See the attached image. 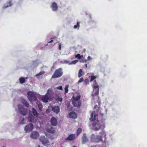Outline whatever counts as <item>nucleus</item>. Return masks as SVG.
I'll list each match as a JSON object with an SVG mask.
<instances>
[{"instance_id": "obj_1", "label": "nucleus", "mask_w": 147, "mask_h": 147, "mask_svg": "<svg viewBox=\"0 0 147 147\" xmlns=\"http://www.w3.org/2000/svg\"><path fill=\"white\" fill-rule=\"evenodd\" d=\"M99 134L101 136H97L95 137V135L94 134H92L91 135V140L94 142H99L100 141H102V137L105 138L106 136V134L104 130H102L101 131L99 132Z\"/></svg>"}, {"instance_id": "obj_2", "label": "nucleus", "mask_w": 147, "mask_h": 147, "mask_svg": "<svg viewBox=\"0 0 147 147\" xmlns=\"http://www.w3.org/2000/svg\"><path fill=\"white\" fill-rule=\"evenodd\" d=\"M93 129L95 131L101 129H104L105 127V125L103 123H100L98 120L94 121L92 123Z\"/></svg>"}, {"instance_id": "obj_3", "label": "nucleus", "mask_w": 147, "mask_h": 147, "mask_svg": "<svg viewBox=\"0 0 147 147\" xmlns=\"http://www.w3.org/2000/svg\"><path fill=\"white\" fill-rule=\"evenodd\" d=\"M63 74L62 69L61 68H59L56 69L53 74L52 76V78H58L61 76Z\"/></svg>"}, {"instance_id": "obj_4", "label": "nucleus", "mask_w": 147, "mask_h": 147, "mask_svg": "<svg viewBox=\"0 0 147 147\" xmlns=\"http://www.w3.org/2000/svg\"><path fill=\"white\" fill-rule=\"evenodd\" d=\"M51 92V90L49 89L48 90L46 94L42 96L41 99L43 102H47L49 101V98L50 97V92Z\"/></svg>"}, {"instance_id": "obj_5", "label": "nucleus", "mask_w": 147, "mask_h": 147, "mask_svg": "<svg viewBox=\"0 0 147 147\" xmlns=\"http://www.w3.org/2000/svg\"><path fill=\"white\" fill-rule=\"evenodd\" d=\"M18 110L21 114L25 116L26 115L27 113V110L25 109H24L22 105L20 104H19L18 105Z\"/></svg>"}, {"instance_id": "obj_6", "label": "nucleus", "mask_w": 147, "mask_h": 147, "mask_svg": "<svg viewBox=\"0 0 147 147\" xmlns=\"http://www.w3.org/2000/svg\"><path fill=\"white\" fill-rule=\"evenodd\" d=\"M27 95H28V98L30 101H35L37 99V98L35 95H34V93L32 91H29L28 92Z\"/></svg>"}, {"instance_id": "obj_7", "label": "nucleus", "mask_w": 147, "mask_h": 147, "mask_svg": "<svg viewBox=\"0 0 147 147\" xmlns=\"http://www.w3.org/2000/svg\"><path fill=\"white\" fill-rule=\"evenodd\" d=\"M34 128V125L32 123L28 124L24 127V130L26 132L31 131Z\"/></svg>"}, {"instance_id": "obj_8", "label": "nucleus", "mask_w": 147, "mask_h": 147, "mask_svg": "<svg viewBox=\"0 0 147 147\" xmlns=\"http://www.w3.org/2000/svg\"><path fill=\"white\" fill-rule=\"evenodd\" d=\"M93 88L94 90L92 96L93 97H94V96L98 95L99 94V86L98 85L94 86H93Z\"/></svg>"}, {"instance_id": "obj_9", "label": "nucleus", "mask_w": 147, "mask_h": 147, "mask_svg": "<svg viewBox=\"0 0 147 147\" xmlns=\"http://www.w3.org/2000/svg\"><path fill=\"white\" fill-rule=\"evenodd\" d=\"M72 103L74 107L79 108L81 106L82 103L80 101H72Z\"/></svg>"}, {"instance_id": "obj_10", "label": "nucleus", "mask_w": 147, "mask_h": 147, "mask_svg": "<svg viewBox=\"0 0 147 147\" xmlns=\"http://www.w3.org/2000/svg\"><path fill=\"white\" fill-rule=\"evenodd\" d=\"M39 136V134L38 132L36 131H34L31 132L30 134V137L32 138L36 139L38 138Z\"/></svg>"}, {"instance_id": "obj_11", "label": "nucleus", "mask_w": 147, "mask_h": 147, "mask_svg": "<svg viewBox=\"0 0 147 147\" xmlns=\"http://www.w3.org/2000/svg\"><path fill=\"white\" fill-rule=\"evenodd\" d=\"M76 137L75 134H71L69 135L68 137L65 139L66 141H73L75 139Z\"/></svg>"}, {"instance_id": "obj_12", "label": "nucleus", "mask_w": 147, "mask_h": 147, "mask_svg": "<svg viewBox=\"0 0 147 147\" xmlns=\"http://www.w3.org/2000/svg\"><path fill=\"white\" fill-rule=\"evenodd\" d=\"M50 122L52 125L56 126L57 125V120L55 117H52L50 120Z\"/></svg>"}, {"instance_id": "obj_13", "label": "nucleus", "mask_w": 147, "mask_h": 147, "mask_svg": "<svg viewBox=\"0 0 147 147\" xmlns=\"http://www.w3.org/2000/svg\"><path fill=\"white\" fill-rule=\"evenodd\" d=\"M39 140L42 142V144L44 145L49 142V140L45 138V136H41Z\"/></svg>"}, {"instance_id": "obj_14", "label": "nucleus", "mask_w": 147, "mask_h": 147, "mask_svg": "<svg viewBox=\"0 0 147 147\" xmlns=\"http://www.w3.org/2000/svg\"><path fill=\"white\" fill-rule=\"evenodd\" d=\"M46 129L47 131L53 134L55 132L54 127H52V126H50V127L46 128Z\"/></svg>"}, {"instance_id": "obj_15", "label": "nucleus", "mask_w": 147, "mask_h": 147, "mask_svg": "<svg viewBox=\"0 0 147 147\" xmlns=\"http://www.w3.org/2000/svg\"><path fill=\"white\" fill-rule=\"evenodd\" d=\"M51 7L53 11H56L58 9V5L56 2H54L51 4Z\"/></svg>"}, {"instance_id": "obj_16", "label": "nucleus", "mask_w": 147, "mask_h": 147, "mask_svg": "<svg viewBox=\"0 0 147 147\" xmlns=\"http://www.w3.org/2000/svg\"><path fill=\"white\" fill-rule=\"evenodd\" d=\"M82 143L83 144H85V143L87 142L88 141V139L87 137L86 136V134H84L82 137Z\"/></svg>"}, {"instance_id": "obj_17", "label": "nucleus", "mask_w": 147, "mask_h": 147, "mask_svg": "<svg viewBox=\"0 0 147 147\" xmlns=\"http://www.w3.org/2000/svg\"><path fill=\"white\" fill-rule=\"evenodd\" d=\"M96 116H97V115L95 112L93 111L91 113V117L90 118V120L92 121H95Z\"/></svg>"}, {"instance_id": "obj_18", "label": "nucleus", "mask_w": 147, "mask_h": 147, "mask_svg": "<svg viewBox=\"0 0 147 147\" xmlns=\"http://www.w3.org/2000/svg\"><path fill=\"white\" fill-rule=\"evenodd\" d=\"M69 116L70 118L76 119L77 118V115L76 113L72 111L69 113Z\"/></svg>"}, {"instance_id": "obj_19", "label": "nucleus", "mask_w": 147, "mask_h": 147, "mask_svg": "<svg viewBox=\"0 0 147 147\" xmlns=\"http://www.w3.org/2000/svg\"><path fill=\"white\" fill-rule=\"evenodd\" d=\"M59 108L58 106H54L52 108V111L56 113H58L59 112Z\"/></svg>"}, {"instance_id": "obj_20", "label": "nucleus", "mask_w": 147, "mask_h": 147, "mask_svg": "<svg viewBox=\"0 0 147 147\" xmlns=\"http://www.w3.org/2000/svg\"><path fill=\"white\" fill-rule=\"evenodd\" d=\"M7 4H9V5H7L6 6L5 5V6H4L2 7V9H5L6 8H7V7H9V6H11L12 5V2L11 0H9V1H8Z\"/></svg>"}, {"instance_id": "obj_21", "label": "nucleus", "mask_w": 147, "mask_h": 147, "mask_svg": "<svg viewBox=\"0 0 147 147\" xmlns=\"http://www.w3.org/2000/svg\"><path fill=\"white\" fill-rule=\"evenodd\" d=\"M22 103L26 107H29V104L25 99H22Z\"/></svg>"}, {"instance_id": "obj_22", "label": "nucleus", "mask_w": 147, "mask_h": 147, "mask_svg": "<svg viewBox=\"0 0 147 147\" xmlns=\"http://www.w3.org/2000/svg\"><path fill=\"white\" fill-rule=\"evenodd\" d=\"M80 95L75 96L74 95L72 98L74 99L73 101H78V100L80 99Z\"/></svg>"}, {"instance_id": "obj_23", "label": "nucleus", "mask_w": 147, "mask_h": 147, "mask_svg": "<svg viewBox=\"0 0 147 147\" xmlns=\"http://www.w3.org/2000/svg\"><path fill=\"white\" fill-rule=\"evenodd\" d=\"M34 119V117L32 114L29 115V120L30 122H33Z\"/></svg>"}, {"instance_id": "obj_24", "label": "nucleus", "mask_w": 147, "mask_h": 147, "mask_svg": "<svg viewBox=\"0 0 147 147\" xmlns=\"http://www.w3.org/2000/svg\"><path fill=\"white\" fill-rule=\"evenodd\" d=\"M32 112L33 115L34 116L36 117H37L38 116V113L37 112L36 110H35V108H32Z\"/></svg>"}, {"instance_id": "obj_25", "label": "nucleus", "mask_w": 147, "mask_h": 147, "mask_svg": "<svg viewBox=\"0 0 147 147\" xmlns=\"http://www.w3.org/2000/svg\"><path fill=\"white\" fill-rule=\"evenodd\" d=\"M36 104L37 105L39 110L41 111L42 108V105L41 103H40V102L39 101H37L36 102Z\"/></svg>"}, {"instance_id": "obj_26", "label": "nucleus", "mask_w": 147, "mask_h": 147, "mask_svg": "<svg viewBox=\"0 0 147 147\" xmlns=\"http://www.w3.org/2000/svg\"><path fill=\"white\" fill-rule=\"evenodd\" d=\"M84 73L82 71V70L81 69H80L78 72V77L80 78L81 76L82 75H84Z\"/></svg>"}, {"instance_id": "obj_27", "label": "nucleus", "mask_w": 147, "mask_h": 147, "mask_svg": "<svg viewBox=\"0 0 147 147\" xmlns=\"http://www.w3.org/2000/svg\"><path fill=\"white\" fill-rule=\"evenodd\" d=\"M82 128L79 127L77 129L76 132V134L77 136H78L82 132Z\"/></svg>"}, {"instance_id": "obj_28", "label": "nucleus", "mask_w": 147, "mask_h": 147, "mask_svg": "<svg viewBox=\"0 0 147 147\" xmlns=\"http://www.w3.org/2000/svg\"><path fill=\"white\" fill-rule=\"evenodd\" d=\"M19 80L20 84H23L25 82V80L24 78L21 77L19 79Z\"/></svg>"}, {"instance_id": "obj_29", "label": "nucleus", "mask_w": 147, "mask_h": 147, "mask_svg": "<svg viewBox=\"0 0 147 147\" xmlns=\"http://www.w3.org/2000/svg\"><path fill=\"white\" fill-rule=\"evenodd\" d=\"M24 119L23 117H20V124H24Z\"/></svg>"}, {"instance_id": "obj_30", "label": "nucleus", "mask_w": 147, "mask_h": 147, "mask_svg": "<svg viewBox=\"0 0 147 147\" xmlns=\"http://www.w3.org/2000/svg\"><path fill=\"white\" fill-rule=\"evenodd\" d=\"M83 57V55L80 56V54H78L75 55V57L76 58H78V59L81 58V57Z\"/></svg>"}, {"instance_id": "obj_31", "label": "nucleus", "mask_w": 147, "mask_h": 147, "mask_svg": "<svg viewBox=\"0 0 147 147\" xmlns=\"http://www.w3.org/2000/svg\"><path fill=\"white\" fill-rule=\"evenodd\" d=\"M80 22H77V24L76 25H75L74 26V28L76 29V28H79L80 26Z\"/></svg>"}, {"instance_id": "obj_32", "label": "nucleus", "mask_w": 147, "mask_h": 147, "mask_svg": "<svg viewBox=\"0 0 147 147\" xmlns=\"http://www.w3.org/2000/svg\"><path fill=\"white\" fill-rule=\"evenodd\" d=\"M91 78V80H90V82H91L92 81H93L94 80H95V79L96 78V77L95 76H90Z\"/></svg>"}, {"instance_id": "obj_33", "label": "nucleus", "mask_w": 147, "mask_h": 147, "mask_svg": "<svg viewBox=\"0 0 147 147\" xmlns=\"http://www.w3.org/2000/svg\"><path fill=\"white\" fill-rule=\"evenodd\" d=\"M45 73V72L44 71H40L39 73L37 74L36 75L37 76H41L42 74H44Z\"/></svg>"}, {"instance_id": "obj_34", "label": "nucleus", "mask_w": 147, "mask_h": 147, "mask_svg": "<svg viewBox=\"0 0 147 147\" xmlns=\"http://www.w3.org/2000/svg\"><path fill=\"white\" fill-rule=\"evenodd\" d=\"M78 60H75L74 61H73L70 64H75L76 63L78 62Z\"/></svg>"}, {"instance_id": "obj_35", "label": "nucleus", "mask_w": 147, "mask_h": 147, "mask_svg": "<svg viewBox=\"0 0 147 147\" xmlns=\"http://www.w3.org/2000/svg\"><path fill=\"white\" fill-rule=\"evenodd\" d=\"M65 94L67 93L68 92V86H66L65 88Z\"/></svg>"}, {"instance_id": "obj_36", "label": "nucleus", "mask_w": 147, "mask_h": 147, "mask_svg": "<svg viewBox=\"0 0 147 147\" xmlns=\"http://www.w3.org/2000/svg\"><path fill=\"white\" fill-rule=\"evenodd\" d=\"M84 82H85V84L86 85H87L89 84V80L88 79H86L84 80Z\"/></svg>"}, {"instance_id": "obj_37", "label": "nucleus", "mask_w": 147, "mask_h": 147, "mask_svg": "<svg viewBox=\"0 0 147 147\" xmlns=\"http://www.w3.org/2000/svg\"><path fill=\"white\" fill-rule=\"evenodd\" d=\"M84 80V79L83 78H80V80H78V83H80L81 82H83Z\"/></svg>"}, {"instance_id": "obj_38", "label": "nucleus", "mask_w": 147, "mask_h": 147, "mask_svg": "<svg viewBox=\"0 0 147 147\" xmlns=\"http://www.w3.org/2000/svg\"><path fill=\"white\" fill-rule=\"evenodd\" d=\"M56 88L60 90H62L63 89L62 87V86H59L56 87Z\"/></svg>"}, {"instance_id": "obj_39", "label": "nucleus", "mask_w": 147, "mask_h": 147, "mask_svg": "<svg viewBox=\"0 0 147 147\" xmlns=\"http://www.w3.org/2000/svg\"><path fill=\"white\" fill-rule=\"evenodd\" d=\"M64 62L65 63H68L69 65H71V64H70V63H70V61H68L65 60L64 61Z\"/></svg>"}, {"instance_id": "obj_40", "label": "nucleus", "mask_w": 147, "mask_h": 147, "mask_svg": "<svg viewBox=\"0 0 147 147\" xmlns=\"http://www.w3.org/2000/svg\"><path fill=\"white\" fill-rule=\"evenodd\" d=\"M87 60L86 59H85V60H83L82 61H80V62H82L83 63H86V61H87Z\"/></svg>"}, {"instance_id": "obj_41", "label": "nucleus", "mask_w": 147, "mask_h": 147, "mask_svg": "<svg viewBox=\"0 0 147 147\" xmlns=\"http://www.w3.org/2000/svg\"><path fill=\"white\" fill-rule=\"evenodd\" d=\"M88 60H92V58L90 57V56H88L87 57Z\"/></svg>"}, {"instance_id": "obj_42", "label": "nucleus", "mask_w": 147, "mask_h": 147, "mask_svg": "<svg viewBox=\"0 0 147 147\" xmlns=\"http://www.w3.org/2000/svg\"><path fill=\"white\" fill-rule=\"evenodd\" d=\"M61 44H59V50H61Z\"/></svg>"}, {"instance_id": "obj_43", "label": "nucleus", "mask_w": 147, "mask_h": 147, "mask_svg": "<svg viewBox=\"0 0 147 147\" xmlns=\"http://www.w3.org/2000/svg\"><path fill=\"white\" fill-rule=\"evenodd\" d=\"M59 100L60 102H61L62 101L63 99L62 98H60L59 99Z\"/></svg>"}, {"instance_id": "obj_44", "label": "nucleus", "mask_w": 147, "mask_h": 147, "mask_svg": "<svg viewBox=\"0 0 147 147\" xmlns=\"http://www.w3.org/2000/svg\"><path fill=\"white\" fill-rule=\"evenodd\" d=\"M90 147H97V145H93L91 146Z\"/></svg>"}, {"instance_id": "obj_45", "label": "nucleus", "mask_w": 147, "mask_h": 147, "mask_svg": "<svg viewBox=\"0 0 147 147\" xmlns=\"http://www.w3.org/2000/svg\"><path fill=\"white\" fill-rule=\"evenodd\" d=\"M53 42V40H51L48 43H52V42Z\"/></svg>"}, {"instance_id": "obj_46", "label": "nucleus", "mask_w": 147, "mask_h": 147, "mask_svg": "<svg viewBox=\"0 0 147 147\" xmlns=\"http://www.w3.org/2000/svg\"><path fill=\"white\" fill-rule=\"evenodd\" d=\"M85 66L86 67H88V65L87 64H85Z\"/></svg>"}, {"instance_id": "obj_47", "label": "nucleus", "mask_w": 147, "mask_h": 147, "mask_svg": "<svg viewBox=\"0 0 147 147\" xmlns=\"http://www.w3.org/2000/svg\"><path fill=\"white\" fill-rule=\"evenodd\" d=\"M83 50H84V52H85L86 51V49H83Z\"/></svg>"}, {"instance_id": "obj_48", "label": "nucleus", "mask_w": 147, "mask_h": 147, "mask_svg": "<svg viewBox=\"0 0 147 147\" xmlns=\"http://www.w3.org/2000/svg\"><path fill=\"white\" fill-rule=\"evenodd\" d=\"M98 106L97 105H95V106H94V108H95L96 107H97Z\"/></svg>"}, {"instance_id": "obj_49", "label": "nucleus", "mask_w": 147, "mask_h": 147, "mask_svg": "<svg viewBox=\"0 0 147 147\" xmlns=\"http://www.w3.org/2000/svg\"><path fill=\"white\" fill-rule=\"evenodd\" d=\"M38 147H40V145H38Z\"/></svg>"}, {"instance_id": "obj_50", "label": "nucleus", "mask_w": 147, "mask_h": 147, "mask_svg": "<svg viewBox=\"0 0 147 147\" xmlns=\"http://www.w3.org/2000/svg\"><path fill=\"white\" fill-rule=\"evenodd\" d=\"M73 147H76V146H73Z\"/></svg>"}, {"instance_id": "obj_51", "label": "nucleus", "mask_w": 147, "mask_h": 147, "mask_svg": "<svg viewBox=\"0 0 147 147\" xmlns=\"http://www.w3.org/2000/svg\"><path fill=\"white\" fill-rule=\"evenodd\" d=\"M5 147V146H3V147Z\"/></svg>"}]
</instances>
